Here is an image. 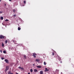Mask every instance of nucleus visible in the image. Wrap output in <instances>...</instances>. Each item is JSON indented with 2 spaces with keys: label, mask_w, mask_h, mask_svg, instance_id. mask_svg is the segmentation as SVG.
Listing matches in <instances>:
<instances>
[{
  "label": "nucleus",
  "mask_w": 74,
  "mask_h": 74,
  "mask_svg": "<svg viewBox=\"0 0 74 74\" xmlns=\"http://www.w3.org/2000/svg\"><path fill=\"white\" fill-rule=\"evenodd\" d=\"M4 36H3V35H0V39H4Z\"/></svg>",
  "instance_id": "f257e3e1"
},
{
  "label": "nucleus",
  "mask_w": 74,
  "mask_h": 74,
  "mask_svg": "<svg viewBox=\"0 0 74 74\" xmlns=\"http://www.w3.org/2000/svg\"><path fill=\"white\" fill-rule=\"evenodd\" d=\"M33 55L32 56H34V58H36V55H37V54H36L35 53H33Z\"/></svg>",
  "instance_id": "f03ea898"
},
{
  "label": "nucleus",
  "mask_w": 74,
  "mask_h": 74,
  "mask_svg": "<svg viewBox=\"0 0 74 74\" xmlns=\"http://www.w3.org/2000/svg\"><path fill=\"white\" fill-rule=\"evenodd\" d=\"M5 62L6 63H9V61L7 59H5Z\"/></svg>",
  "instance_id": "7ed1b4c3"
},
{
  "label": "nucleus",
  "mask_w": 74,
  "mask_h": 74,
  "mask_svg": "<svg viewBox=\"0 0 74 74\" xmlns=\"http://www.w3.org/2000/svg\"><path fill=\"white\" fill-rule=\"evenodd\" d=\"M8 70V67L6 66V67L5 70V71L6 72V73L7 72V70Z\"/></svg>",
  "instance_id": "20e7f679"
},
{
  "label": "nucleus",
  "mask_w": 74,
  "mask_h": 74,
  "mask_svg": "<svg viewBox=\"0 0 74 74\" xmlns=\"http://www.w3.org/2000/svg\"><path fill=\"white\" fill-rule=\"evenodd\" d=\"M57 57H58L59 60L60 61V60H61V58H60V57H59V56L58 55H57Z\"/></svg>",
  "instance_id": "39448f33"
},
{
  "label": "nucleus",
  "mask_w": 74,
  "mask_h": 74,
  "mask_svg": "<svg viewBox=\"0 0 74 74\" xmlns=\"http://www.w3.org/2000/svg\"><path fill=\"white\" fill-rule=\"evenodd\" d=\"M49 71V69H48L47 68H45V72H47V71Z\"/></svg>",
  "instance_id": "423d86ee"
},
{
  "label": "nucleus",
  "mask_w": 74,
  "mask_h": 74,
  "mask_svg": "<svg viewBox=\"0 0 74 74\" xmlns=\"http://www.w3.org/2000/svg\"><path fill=\"white\" fill-rule=\"evenodd\" d=\"M40 60H38V59H37L36 60V62H39Z\"/></svg>",
  "instance_id": "0eeeda50"
},
{
  "label": "nucleus",
  "mask_w": 74,
  "mask_h": 74,
  "mask_svg": "<svg viewBox=\"0 0 74 74\" xmlns=\"http://www.w3.org/2000/svg\"><path fill=\"white\" fill-rule=\"evenodd\" d=\"M40 74H43V71H40Z\"/></svg>",
  "instance_id": "6e6552de"
},
{
  "label": "nucleus",
  "mask_w": 74,
  "mask_h": 74,
  "mask_svg": "<svg viewBox=\"0 0 74 74\" xmlns=\"http://www.w3.org/2000/svg\"><path fill=\"white\" fill-rule=\"evenodd\" d=\"M34 72H37L38 70L37 69H34Z\"/></svg>",
  "instance_id": "1a4fd4ad"
},
{
  "label": "nucleus",
  "mask_w": 74,
  "mask_h": 74,
  "mask_svg": "<svg viewBox=\"0 0 74 74\" xmlns=\"http://www.w3.org/2000/svg\"><path fill=\"white\" fill-rule=\"evenodd\" d=\"M24 57L25 58V59H27V57H26V55H24Z\"/></svg>",
  "instance_id": "9d476101"
},
{
  "label": "nucleus",
  "mask_w": 74,
  "mask_h": 74,
  "mask_svg": "<svg viewBox=\"0 0 74 74\" xmlns=\"http://www.w3.org/2000/svg\"><path fill=\"white\" fill-rule=\"evenodd\" d=\"M37 67L38 68H41V66H38Z\"/></svg>",
  "instance_id": "9b49d317"
},
{
  "label": "nucleus",
  "mask_w": 74,
  "mask_h": 74,
  "mask_svg": "<svg viewBox=\"0 0 74 74\" xmlns=\"http://www.w3.org/2000/svg\"><path fill=\"white\" fill-rule=\"evenodd\" d=\"M21 27H18V30H21Z\"/></svg>",
  "instance_id": "f8f14e48"
},
{
  "label": "nucleus",
  "mask_w": 74,
  "mask_h": 74,
  "mask_svg": "<svg viewBox=\"0 0 74 74\" xmlns=\"http://www.w3.org/2000/svg\"><path fill=\"white\" fill-rule=\"evenodd\" d=\"M4 46V43H2V47H3Z\"/></svg>",
  "instance_id": "ddd939ff"
},
{
  "label": "nucleus",
  "mask_w": 74,
  "mask_h": 74,
  "mask_svg": "<svg viewBox=\"0 0 74 74\" xmlns=\"http://www.w3.org/2000/svg\"><path fill=\"white\" fill-rule=\"evenodd\" d=\"M1 20H3V17H1Z\"/></svg>",
  "instance_id": "4468645a"
},
{
  "label": "nucleus",
  "mask_w": 74,
  "mask_h": 74,
  "mask_svg": "<svg viewBox=\"0 0 74 74\" xmlns=\"http://www.w3.org/2000/svg\"><path fill=\"white\" fill-rule=\"evenodd\" d=\"M5 44H7V42H8V40H5Z\"/></svg>",
  "instance_id": "2eb2a0df"
},
{
  "label": "nucleus",
  "mask_w": 74,
  "mask_h": 74,
  "mask_svg": "<svg viewBox=\"0 0 74 74\" xmlns=\"http://www.w3.org/2000/svg\"><path fill=\"white\" fill-rule=\"evenodd\" d=\"M11 71H9L8 73V74H11Z\"/></svg>",
  "instance_id": "dca6fc26"
},
{
  "label": "nucleus",
  "mask_w": 74,
  "mask_h": 74,
  "mask_svg": "<svg viewBox=\"0 0 74 74\" xmlns=\"http://www.w3.org/2000/svg\"><path fill=\"white\" fill-rule=\"evenodd\" d=\"M13 12H15L16 11V10L15 9H13Z\"/></svg>",
  "instance_id": "f3484780"
},
{
  "label": "nucleus",
  "mask_w": 74,
  "mask_h": 74,
  "mask_svg": "<svg viewBox=\"0 0 74 74\" xmlns=\"http://www.w3.org/2000/svg\"><path fill=\"white\" fill-rule=\"evenodd\" d=\"M30 72L31 73H32V72H33V69H31V70H30Z\"/></svg>",
  "instance_id": "a211bd4d"
},
{
  "label": "nucleus",
  "mask_w": 74,
  "mask_h": 74,
  "mask_svg": "<svg viewBox=\"0 0 74 74\" xmlns=\"http://www.w3.org/2000/svg\"><path fill=\"white\" fill-rule=\"evenodd\" d=\"M3 53H6V51H3Z\"/></svg>",
  "instance_id": "6ab92c4d"
},
{
  "label": "nucleus",
  "mask_w": 74,
  "mask_h": 74,
  "mask_svg": "<svg viewBox=\"0 0 74 74\" xmlns=\"http://www.w3.org/2000/svg\"><path fill=\"white\" fill-rule=\"evenodd\" d=\"M44 65H46V62H44Z\"/></svg>",
  "instance_id": "aec40b11"
},
{
  "label": "nucleus",
  "mask_w": 74,
  "mask_h": 74,
  "mask_svg": "<svg viewBox=\"0 0 74 74\" xmlns=\"http://www.w3.org/2000/svg\"><path fill=\"white\" fill-rule=\"evenodd\" d=\"M24 3V4H26V1H23Z\"/></svg>",
  "instance_id": "412c9836"
},
{
  "label": "nucleus",
  "mask_w": 74,
  "mask_h": 74,
  "mask_svg": "<svg viewBox=\"0 0 74 74\" xmlns=\"http://www.w3.org/2000/svg\"><path fill=\"white\" fill-rule=\"evenodd\" d=\"M5 21H6V22L7 21H8V20L7 19H6V20H5Z\"/></svg>",
  "instance_id": "4be33fe9"
},
{
  "label": "nucleus",
  "mask_w": 74,
  "mask_h": 74,
  "mask_svg": "<svg viewBox=\"0 0 74 74\" xmlns=\"http://www.w3.org/2000/svg\"><path fill=\"white\" fill-rule=\"evenodd\" d=\"M6 39V37H5V36H4V37L3 38V39Z\"/></svg>",
  "instance_id": "5701e85b"
},
{
  "label": "nucleus",
  "mask_w": 74,
  "mask_h": 74,
  "mask_svg": "<svg viewBox=\"0 0 74 74\" xmlns=\"http://www.w3.org/2000/svg\"><path fill=\"white\" fill-rule=\"evenodd\" d=\"M52 55L53 56V55H55V54H54V53L53 52Z\"/></svg>",
  "instance_id": "b1692460"
},
{
  "label": "nucleus",
  "mask_w": 74,
  "mask_h": 74,
  "mask_svg": "<svg viewBox=\"0 0 74 74\" xmlns=\"http://www.w3.org/2000/svg\"><path fill=\"white\" fill-rule=\"evenodd\" d=\"M2 13H3V12H1V11L0 12V14H2Z\"/></svg>",
  "instance_id": "393cba45"
},
{
  "label": "nucleus",
  "mask_w": 74,
  "mask_h": 74,
  "mask_svg": "<svg viewBox=\"0 0 74 74\" xmlns=\"http://www.w3.org/2000/svg\"><path fill=\"white\" fill-rule=\"evenodd\" d=\"M18 68H19V69H21V66H19V67H18Z\"/></svg>",
  "instance_id": "a878e982"
},
{
  "label": "nucleus",
  "mask_w": 74,
  "mask_h": 74,
  "mask_svg": "<svg viewBox=\"0 0 74 74\" xmlns=\"http://www.w3.org/2000/svg\"><path fill=\"white\" fill-rule=\"evenodd\" d=\"M16 15L15 14H14V17H15V16H16Z\"/></svg>",
  "instance_id": "bb28decb"
},
{
  "label": "nucleus",
  "mask_w": 74,
  "mask_h": 74,
  "mask_svg": "<svg viewBox=\"0 0 74 74\" xmlns=\"http://www.w3.org/2000/svg\"><path fill=\"white\" fill-rule=\"evenodd\" d=\"M4 58L3 57H2L1 58V59L2 60H3V59H4Z\"/></svg>",
  "instance_id": "cd10ccee"
},
{
  "label": "nucleus",
  "mask_w": 74,
  "mask_h": 74,
  "mask_svg": "<svg viewBox=\"0 0 74 74\" xmlns=\"http://www.w3.org/2000/svg\"><path fill=\"white\" fill-rule=\"evenodd\" d=\"M0 52H1V53H2V50H0Z\"/></svg>",
  "instance_id": "c85d7f7f"
},
{
  "label": "nucleus",
  "mask_w": 74,
  "mask_h": 74,
  "mask_svg": "<svg viewBox=\"0 0 74 74\" xmlns=\"http://www.w3.org/2000/svg\"><path fill=\"white\" fill-rule=\"evenodd\" d=\"M21 70H23V68H21Z\"/></svg>",
  "instance_id": "c756f323"
},
{
  "label": "nucleus",
  "mask_w": 74,
  "mask_h": 74,
  "mask_svg": "<svg viewBox=\"0 0 74 74\" xmlns=\"http://www.w3.org/2000/svg\"><path fill=\"white\" fill-rule=\"evenodd\" d=\"M28 74H30V73H28Z\"/></svg>",
  "instance_id": "7c9ffc66"
},
{
  "label": "nucleus",
  "mask_w": 74,
  "mask_h": 74,
  "mask_svg": "<svg viewBox=\"0 0 74 74\" xmlns=\"http://www.w3.org/2000/svg\"><path fill=\"white\" fill-rule=\"evenodd\" d=\"M6 4H5V6H6Z\"/></svg>",
  "instance_id": "2f4dec72"
},
{
  "label": "nucleus",
  "mask_w": 74,
  "mask_h": 74,
  "mask_svg": "<svg viewBox=\"0 0 74 74\" xmlns=\"http://www.w3.org/2000/svg\"><path fill=\"white\" fill-rule=\"evenodd\" d=\"M10 74H13L12 73H10Z\"/></svg>",
  "instance_id": "473e14b6"
},
{
  "label": "nucleus",
  "mask_w": 74,
  "mask_h": 74,
  "mask_svg": "<svg viewBox=\"0 0 74 74\" xmlns=\"http://www.w3.org/2000/svg\"><path fill=\"white\" fill-rule=\"evenodd\" d=\"M16 74H19L18 73H16Z\"/></svg>",
  "instance_id": "72a5a7b5"
},
{
  "label": "nucleus",
  "mask_w": 74,
  "mask_h": 74,
  "mask_svg": "<svg viewBox=\"0 0 74 74\" xmlns=\"http://www.w3.org/2000/svg\"><path fill=\"white\" fill-rule=\"evenodd\" d=\"M33 66H34L35 65H34V64H33Z\"/></svg>",
  "instance_id": "f704fd0d"
},
{
  "label": "nucleus",
  "mask_w": 74,
  "mask_h": 74,
  "mask_svg": "<svg viewBox=\"0 0 74 74\" xmlns=\"http://www.w3.org/2000/svg\"><path fill=\"white\" fill-rule=\"evenodd\" d=\"M9 1H11V0H9Z\"/></svg>",
  "instance_id": "c9c22d12"
},
{
  "label": "nucleus",
  "mask_w": 74,
  "mask_h": 74,
  "mask_svg": "<svg viewBox=\"0 0 74 74\" xmlns=\"http://www.w3.org/2000/svg\"><path fill=\"white\" fill-rule=\"evenodd\" d=\"M62 62L61 61V63H62Z\"/></svg>",
  "instance_id": "e433bc0d"
},
{
  "label": "nucleus",
  "mask_w": 74,
  "mask_h": 74,
  "mask_svg": "<svg viewBox=\"0 0 74 74\" xmlns=\"http://www.w3.org/2000/svg\"><path fill=\"white\" fill-rule=\"evenodd\" d=\"M1 1V0H0V2Z\"/></svg>",
  "instance_id": "4c0bfd02"
}]
</instances>
